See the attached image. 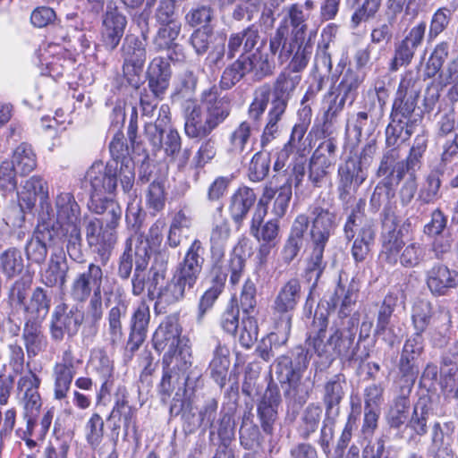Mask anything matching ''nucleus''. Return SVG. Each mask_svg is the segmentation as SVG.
Wrapping results in <instances>:
<instances>
[{"label":"nucleus","instance_id":"f257e3e1","mask_svg":"<svg viewBox=\"0 0 458 458\" xmlns=\"http://www.w3.org/2000/svg\"><path fill=\"white\" fill-rule=\"evenodd\" d=\"M328 326L327 315L316 311L308 341L318 357L328 363L336 358L348 362L361 363L369 357V350L366 347L361 349L356 342V318H343L339 323L335 322L329 327Z\"/></svg>","mask_w":458,"mask_h":458},{"label":"nucleus","instance_id":"f03ea898","mask_svg":"<svg viewBox=\"0 0 458 458\" xmlns=\"http://www.w3.org/2000/svg\"><path fill=\"white\" fill-rule=\"evenodd\" d=\"M297 81V78H290L284 73L276 77L272 85L265 83L253 91V98L248 107V117L253 123L259 124L269 105L266 124L260 138L262 148L267 146L279 135L281 123L295 90Z\"/></svg>","mask_w":458,"mask_h":458},{"label":"nucleus","instance_id":"7ed1b4c3","mask_svg":"<svg viewBox=\"0 0 458 458\" xmlns=\"http://www.w3.org/2000/svg\"><path fill=\"white\" fill-rule=\"evenodd\" d=\"M205 247L199 239H194L183 258L175 267L172 278L157 293V310L159 303L167 305L182 301L194 289L205 263Z\"/></svg>","mask_w":458,"mask_h":458},{"label":"nucleus","instance_id":"20e7f679","mask_svg":"<svg viewBox=\"0 0 458 458\" xmlns=\"http://www.w3.org/2000/svg\"><path fill=\"white\" fill-rule=\"evenodd\" d=\"M55 208L49 218L38 217L41 223L53 227L58 236L66 242V251L71 259L77 263L84 262L81 249V209L72 192L60 191L55 198Z\"/></svg>","mask_w":458,"mask_h":458},{"label":"nucleus","instance_id":"39448f33","mask_svg":"<svg viewBox=\"0 0 458 458\" xmlns=\"http://www.w3.org/2000/svg\"><path fill=\"white\" fill-rule=\"evenodd\" d=\"M170 107L160 106L155 123H146L144 137L154 156L163 153L170 161H177L179 167H184L191 157V149L182 150V137L175 128L170 127Z\"/></svg>","mask_w":458,"mask_h":458},{"label":"nucleus","instance_id":"423d86ee","mask_svg":"<svg viewBox=\"0 0 458 458\" xmlns=\"http://www.w3.org/2000/svg\"><path fill=\"white\" fill-rule=\"evenodd\" d=\"M135 169L133 161L118 163L109 160L106 164L94 163L87 171L85 181L89 183V199L106 198L115 193L118 182L123 191L131 194L134 185Z\"/></svg>","mask_w":458,"mask_h":458},{"label":"nucleus","instance_id":"0eeeda50","mask_svg":"<svg viewBox=\"0 0 458 458\" xmlns=\"http://www.w3.org/2000/svg\"><path fill=\"white\" fill-rule=\"evenodd\" d=\"M182 327L179 315L166 316L159 324L152 336V345L158 353L165 352L162 364L174 363L182 369H188L192 364L191 348L182 344Z\"/></svg>","mask_w":458,"mask_h":458},{"label":"nucleus","instance_id":"6e6552de","mask_svg":"<svg viewBox=\"0 0 458 458\" xmlns=\"http://www.w3.org/2000/svg\"><path fill=\"white\" fill-rule=\"evenodd\" d=\"M123 58V76L135 89L140 88L144 81L142 72L147 59L146 44L134 35H127L121 47Z\"/></svg>","mask_w":458,"mask_h":458},{"label":"nucleus","instance_id":"1a4fd4ad","mask_svg":"<svg viewBox=\"0 0 458 458\" xmlns=\"http://www.w3.org/2000/svg\"><path fill=\"white\" fill-rule=\"evenodd\" d=\"M310 216V240L328 243L338 226L333 204L326 199H317L308 208Z\"/></svg>","mask_w":458,"mask_h":458},{"label":"nucleus","instance_id":"9d476101","mask_svg":"<svg viewBox=\"0 0 458 458\" xmlns=\"http://www.w3.org/2000/svg\"><path fill=\"white\" fill-rule=\"evenodd\" d=\"M420 91L411 73L405 74L399 83L392 106L390 119L394 122H412L417 117L422 121V115L416 114Z\"/></svg>","mask_w":458,"mask_h":458},{"label":"nucleus","instance_id":"9b49d317","mask_svg":"<svg viewBox=\"0 0 458 458\" xmlns=\"http://www.w3.org/2000/svg\"><path fill=\"white\" fill-rule=\"evenodd\" d=\"M302 296L301 284L298 278H291L278 290L272 304V310L281 323L285 334L292 327L293 313L296 310Z\"/></svg>","mask_w":458,"mask_h":458},{"label":"nucleus","instance_id":"f8f14e48","mask_svg":"<svg viewBox=\"0 0 458 458\" xmlns=\"http://www.w3.org/2000/svg\"><path fill=\"white\" fill-rule=\"evenodd\" d=\"M84 314L76 306L60 303L55 306L49 326L51 339L55 342H62L64 335L73 337L79 332L83 322Z\"/></svg>","mask_w":458,"mask_h":458},{"label":"nucleus","instance_id":"ddd939ff","mask_svg":"<svg viewBox=\"0 0 458 458\" xmlns=\"http://www.w3.org/2000/svg\"><path fill=\"white\" fill-rule=\"evenodd\" d=\"M276 191L271 186H266L262 197L258 201L256 208L251 217L250 233L259 242L266 243H275L278 233L279 225L276 220H269L263 223L267 213V204L274 199Z\"/></svg>","mask_w":458,"mask_h":458},{"label":"nucleus","instance_id":"4468645a","mask_svg":"<svg viewBox=\"0 0 458 458\" xmlns=\"http://www.w3.org/2000/svg\"><path fill=\"white\" fill-rule=\"evenodd\" d=\"M284 390L285 403L289 409L298 411L310 397L315 381L302 375H277Z\"/></svg>","mask_w":458,"mask_h":458},{"label":"nucleus","instance_id":"2eb2a0df","mask_svg":"<svg viewBox=\"0 0 458 458\" xmlns=\"http://www.w3.org/2000/svg\"><path fill=\"white\" fill-rule=\"evenodd\" d=\"M104 280L102 267L91 262L87 269L78 273L71 284V296L78 302H85L92 294L101 293Z\"/></svg>","mask_w":458,"mask_h":458},{"label":"nucleus","instance_id":"dca6fc26","mask_svg":"<svg viewBox=\"0 0 458 458\" xmlns=\"http://www.w3.org/2000/svg\"><path fill=\"white\" fill-rule=\"evenodd\" d=\"M394 197L395 190L390 179H382L378 182L370 197L369 210L376 214L383 208L381 220L384 226L388 225H396L397 224Z\"/></svg>","mask_w":458,"mask_h":458},{"label":"nucleus","instance_id":"f3484780","mask_svg":"<svg viewBox=\"0 0 458 458\" xmlns=\"http://www.w3.org/2000/svg\"><path fill=\"white\" fill-rule=\"evenodd\" d=\"M38 197L40 204L38 217L49 218L52 205L49 201L48 183L40 175H33L23 182L21 191L17 192V199L21 200L24 207L32 209Z\"/></svg>","mask_w":458,"mask_h":458},{"label":"nucleus","instance_id":"a211bd4d","mask_svg":"<svg viewBox=\"0 0 458 458\" xmlns=\"http://www.w3.org/2000/svg\"><path fill=\"white\" fill-rule=\"evenodd\" d=\"M209 288L223 293L225 287L228 273L231 272L230 283L233 285L240 282L245 267V260L239 255H232L226 263L225 259L210 258Z\"/></svg>","mask_w":458,"mask_h":458},{"label":"nucleus","instance_id":"6ab92c4d","mask_svg":"<svg viewBox=\"0 0 458 458\" xmlns=\"http://www.w3.org/2000/svg\"><path fill=\"white\" fill-rule=\"evenodd\" d=\"M339 182L337 191L339 199L347 201L367 179V172L356 157H348L338 167Z\"/></svg>","mask_w":458,"mask_h":458},{"label":"nucleus","instance_id":"aec40b11","mask_svg":"<svg viewBox=\"0 0 458 458\" xmlns=\"http://www.w3.org/2000/svg\"><path fill=\"white\" fill-rule=\"evenodd\" d=\"M281 402L278 386L274 383H269L257 403V417L263 432L267 435L274 434Z\"/></svg>","mask_w":458,"mask_h":458},{"label":"nucleus","instance_id":"412c9836","mask_svg":"<svg viewBox=\"0 0 458 458\" xmlns=\"http://www.w3.org/2000/svg\"><path fill=\"white\" fill-rule=\"evenodd\" d=\"M150 309L146 301H141L133 310L129 323V336L126 343V352L131 355L136 352L145 342L150 323Z\"/></svg>","mask_w":458,"mask_h":458},{"label":"nucleus","instance_id":"4be33fe9","mask_svg":"<svg viewBox=\"0 0 458 458\" xmlns=\"http://www.w3.org/2000/svg\"><path fill=\"white\" fill-rule=\"evenodd\" d=\"M423 350V338L414 334L406 340L399 361V370L407 386H412L420 372L419 356Z\"/></svg>","mask_w":458,"mask_h":458},{"label":"nucleus","instance_id":"5701e85b","mask_svg":"<svg viewBox=\"0 0 458 458\" xmlns=\"http://www.w3.org/2000/svg\"><path fill=\"white\" fill-rule=\"evenodd\" d=\"M63 239L58 236L53 227L38 220L36 236L31 238L25 246L27 259L35 264H43L47 256V243L56 245Z\"/></svg>","mask_w":458,"mask_h":458},{"label":"nucleus","instance_id":"b1692460","mask_svg":"<svg viewBox=\"0 0 458 458\" xmlns=\"http://www.w3.org/2000/svg\"><path fill=\"white\" fill-rule=\"evenodd\" d=\"M103 225L99 219L89 220L86 225V239L90 247H95V251L105 265L109 259L117 236L116 232L110 231Z\"/></svg>","mask_w":458,"mask_h":458},{"label":"nucleus","instance_id":"393cba45","mask_svg":"<svg viewBox=\"0 0 458 458\" xmlns=\"http://www.w3.org/2000/svg\"><path fill=\"white\" fill-rule=\"evenodd\" d=\"M229 96L220 97L216 86H212L201 93V102L204 105L206 117L213 130L224 123L230 115L232 106Z\"/></svg>","mask_w":458,"mask_h":458},{"label":"nucleus","instance_id":"a878e982","mask_svg":"<svg viewBox=\"0 0 458 458\" xmlns=\"http://www.w3.org/2000/svg\"><path fill=\"white\" fill-rule=\"evenodd\" d=\"M184 110V131L191 139H203L208 137L214 130L202 107L192 99H187L183 105Z\"/></svg>","mask_w":458,"mask_h":458},{"label":"nucleus","instance_id":"bb28decb","mask_svg":"<svg viewBox=\"0 0 458 458\" xmlns=\"http://www.w3.org/2000/svg\"><path fill=\"white\" fill-rule=\"evenodd\" d=\"M171 76L170 63L161 56L153 58L146 72L148 90L157 97H165L170 85Z\"/></svg>","mask_w":458,"mask_h":458},{"label":"nucleus","instance_id":"cd10ccee","mask_svg":"<svg viewBox=\"0 0 458 458\" xmlns=\"http://www.w3.org/2000/svg\"><path fill=\"white\" fill-rule=\"evenodd\" d=\"M289 28L287 20H282L279 26L269 37V55L276 56L279 64L288 63L292 57L297 43L301 40H295L293 36L289 38Z\"/></svg>","mask_w":458,"mask_h":458},{"label":"nucleus","instance_id":"c85d7f7f","mask_svg":"<svg viewBox=\"0 0 458 458\" xmlns=\"http://www.w3.org/2000/svg\"><path fill=\"white\" fill-rule=\"evenodd\" d=\"M426 283L433 295H446L458 286V272L445 265L437 264L427 271Z\"/></svg>","mask_w":458,"mask_h":458},{"label":"nucleus","instance_id":"c756f323","mask_svg":"<svg viewBox=\"0 0 458 458\" xmlns=\"http://www.w3.org/2000/svg\"><path fill=\"white\" fill-rule=\"evenodd\" d=\"M365 200L360 199L351 213L346 217L344 225V236L346 241L351 242L356 237L366 234H376V226L372 219L366 217L363 208Z\"/></svg>","mask_w":458,"mask_h":458},{"label":"nucleus","instance_id":"7c9ffc66","mask_svg":"<svg viewBox=\"0 0 458 458\" xmlns=\"http://www.w3.org/2000/svg\"><path fill=\"white\" fill-rule=\"evenodd\" d=\"M257 204V195L253 189L239 187L229 199L228 210L233 223L242 226L250 210L256 208Z\"/></svg>","mask_w":458,"mask_h":458},{"label":"nucleus","instance_id":"2f4dec72","mask_svg":"<svg viewBox=\"0 0 458 458\" xmlns=\"http://www.w3.org/2000/svg\"><path fill=\"white\" fill-rule=\"evenodd\" d=\"M218 402L215 398L208 399L201 409L199 410V416L200 423L209 428V439L213 440L215 435L218 434L220 421L226 416L230 419L232 423V429L235 428L234 412L235 406L230 405L227 408L223 406L219 411V418L216 420L217 416Z\"/></svg>","mask_w":458,"mask_h":458},{"label":"nucleus","instance_id":"473e14b6","mask_svg":"<svg viewBox=\"0 0 458 458\" xmlns=\"http://www.w3.org/2000/svg\"><path fill=\"white\" fill-rule=\"evenodd\" d=\"M69 266L63 247L52 251L47 267L41 274L42 283L47 287H63L66 284Z\"/></svg>","mask_w":458,"mask_h":458},{"label":"nucleus","instance_id":"72a5a7b5","mask_svg":"<svg viewBox=\"0 0 458 458\" xmlns=\"http://www.w3.org/2000/svg\"><path fill=\"white\" fill-rule=\"evenodd\" d=\"M21 339L29 359H34L47 350L48 339L41 322L24 320Z\"/></svg>","mask_w":458,"mask_h":458},{"label":"nucleus","instance_id":"f704fd0d","mask_svg":"<svg viewBox=\"0 0 458 458\" xmlns=\"http://www.w3.org/2000/svg\"><path fill=\"white\" fill-rule=\"evenodd\" d=\"M162 365L163 376L159 384V393L162 396L168 398L176 388L179 390V387L181 389L188 388V391L191 392L194 391L195 386L191 377L185 375L187 369H180L176 366V361ZM181 393H182V390H181Z\"/></svg>","mask_w":458,"mask_h":458},{"label":"nucleus","instance_id":"c9c22d12","mask_svg":"<svg viewBox=\"0 0 458 458\" xmlns=\"http://www.w3.org/2000/svg\"><path fill=\"white\" fill-rule=\"evenodd\" d=\"M259 39V29L256 24H251L242 31L232 33L227 42V58H234L242 50V53L241 55H248L254 50Z\"/></svg>","mask_w":458,"mask_h":458},{"label":"nucleus","instance_id":"e433bc0d","mask_svg":"<svg viewBox=\"0 0 458 458\" xmlns=\"http://www.w3.org/2000/svg\"><path fill=\"white\" fill-rule=\"evenodd\" d=\"M345 377L343 374H336L325 383L323 403L328 419H335L339 415L340 403L345 395Z\"/></svg>","mask_w":458,"mask_h":458},{"label":"nucleus","instance_id":"4c0bfd02","mask_svg":"<svg viewBox=\"0 0 458 458\" xmlns=\"http://www.w3.org/2000/svg\"><path fill=\"white\" fill-rule=\"evenodd\" d=\"M262 41L260 47L248 55H240L248 73H252L256 81H261L273 74L275 69L274 61L269 57V54L264 52Z\"/></svg>","mask_w":458,"mask_h":458},{"label":"nucleus","instance_id":"58836bf2","mask_svg":"<svg viewBox=\"0 0 458 458\" xmlns=\"http://www.w3.org/2000/svg\"><path fill=\"white\" fill-rule=\"evenodd\" d=\"M432 417L433 408L430 397L422 395L413 404L411 415L405 427L417 437L425 436L428 431L429 420Z\"/></svg>","mask_w":458,"mask_h":458},{"label":"nucleus","instance_id":"ea45409f","mask_svg":"<svg viewBox=\"0 0 458 458\" xmlns=\"http://www.w3.org/2000/svg\"><path fill=\"white\" fill-rule=\"evenodd\" d=\"M310 356L309 351L297 346L292 351V356L280 355L275 360L276 375H302L307 369Z\"/></svg>","mask_w":458,"mask_h":458},{"label":"nucleus","instance_id":"a19ab883","mask_svg":"<svg viewBox=\"0 0 458 458\" xmlns=\"http://www.w3.org/2000/svg\"><path fill=\"white\" fill-rule=\"evenodd\" d=\"M89 209L96 214L103 215L102 223L112 232H116L123 216V209L113 198H97L89 199Z\"/></svg>","mask_w":458,"mask_h":458},{"label":"nucleus","instance_id":"79ce46f5","mask_svg":"<svg viewBox=\"0 0 458 458\" xmlns=\"http://www.w3.org/2000/svg\"><path fill=\"white\" fill-rule=\"evenodd\" d=\"M327 244L310 240L309 253L305 259L304 276L308 281L313 280L311 289L317 286L327 267V261L324 259Z\"/></svg>","mask_w":458,"mask_h":458},{"label":"nucleus","instance_id":"37998d69","mask_svg":"<svg viewBox=\"0 0 458 458\" xmlns=\"http://www.w3.org/2000/svg\"><path fill=\"white\" fill-rule=\"evenodd\" d=\"M127 311L128 302L123 299L118 300L108 310L105 334L106 341L112 346H116L123 342L124 334L122 319L125 318Z\"/></svg>","mask_w":458,"mask_h":458},{"label":"nucleus","instance_id":"c03bdc74","mask_svg":"<svg viewBox=\"0 0 458 458\" xmlns=\"http://www.w3.org/2000/svg\"><path fill=\"white\" fill-rule=\"evenodd\" d=\"M126 18L117 11L107 12L102 32L104 46L113 51L119 45L126 26Z\"/></svg>","mask_w":458,"mask_h":458},{"label":"nucleus","instance_id":"a18cd8bd","mask_svg":"<svg viewBox=\"0 0 458 458\" xmlns=\"http://www.w3.org/2000/svg\"><path fill=\"white\" fill-rule=\"evenodd\" d=\"M359 292L360 283L355 278H352V280L347 283H343L340 279L331 299L332 307L335 308L339 305V313L347 317L351 311L352 306H353L358 300Z\"/></svg>","mask_w":458,"mask_h":458},{"label":"nucleus","instance_id":"49530a36","mask_svg":"<svg viewBox=\"0 0 458 458\" xmlns=\"http://www.w3.org/2000/svg\"><path fill=\"white\" fill-rule=\"evenodd\" d=\"M51 307V297L47 294V291L38 286L36 287L29 301L24 304L23 310L25 312L24 320H32L34 322H41L47 316Z\"/></svg>","mask_w":458,"mask_h":458},{"label":"nucleus","instance_id":"de8ad7c7","mask_svg":"<svg viewBox=\"0 0 458 458\" xmlns=\"http://www.w3.org/2000/svg\"><path fill=\"white\" fill-rule=\"evenodd\" d=\"M313 53V47L310 43V39L305 42V39L301 40L296 45V48L288 61L287 66L282 71L277 77L284 74L289 76L290 78H297V83L295 84V88L301 81V75L298 73L302 72L308 65L310 57Z\"/></svg>","mask_w":458,"mask_h":458},{"label":"nucleus","instance_id":"09e8293b","mask_svg":"<svg viewBox=\"0 0 458 458\" xmlns=\"http://www.w3.org/2000/svg\"><path fill=\"white\" fill-rule=\"evenodd\" d=\"M231 233V225L226 218H221L213 223L208 239L210 258H225V250Z\"/></svg>","mask_w":458,"mask_h":458},{"label":"nucleus","instance_id":"8fccbe9b","mask_svg":"<svg viewBox=\"0 0 458 458\" xmlns=\"http://www.w3.org/2000/svg\"><path fill=\"white\" fill-rule=\"evenodd\" d=\"M135 268L131 277V293L141 295L148 285V274L146 269L149 261L148 244L141 243L135 247Z\"/></svg>","mask_w":458,"mask_h":458},{"label":"nucleus","instance_id":"3c124183","mask_svg":"<svg viewBox=\"0 0 458 458\" xmlns=\"http://www.w3.org/2000/svg\"><path fill=\"white\" fill-rule=\"evenodd\" d=\"M398 148L386 151L381 158L377 175L390 179L392 183L398 184L404 177V168Z\"/></svg>","mask_w":458,"mask_h":458},{"label":"nucleus","instance_id":"603ef678","mask_svg":"<svg viewBox=\"0 0 458 458\" xmlns=\"http://www.w3.org/2000/svg\"><path fill=\"white\" fill-rule=\"evenodd\" d=\"M411 387L407 386L402 387L401 393L394 398L386 413V420L390 428L398 429L408 420L411 408L410 394Z\"/></svg>","mask_w":458,"mask_h":458},{"label":"nucleus","instance_id":"864d4df0","mask_svg":"<svg viewBox=\"0 0 458 458\" xmlns=\"http://www.w3.org/2000/svg\"><path fill=\"white\" fill-rule=\"evenodd\" d=\"M136 411V409L129 404L126 389L120 388L114 406L107 420H112L117 419L119 421H122L124 435L127 436L131 428L133 431L137 430Z\"/></svg>","mask_w":458,"mask_h":458},{"label":"nucleus","instance_id":"5fc2aeb1","mask_svg":"<svg viewBox=\"0 0 458 458\" xmlns=\"http://www.w3.org/2000/svg\"><path fill=\"white\" fill-rule=\"evenodd\" d=\"M363 81L364 75L359 71L348 68L332 92L344 100L347 106H352L358 97V90Z\"/></svg>","mask_w":458,"mask_h":458},{"label":"nucleus","instance_id":"6e6d98bb","mask_svg":"<svg viewBox=\"0 0 458 458\" xmlns=\"http://www.w3.org/2000/svg\"><path fill=\"white\" fill-rule=\"evenodd\" d=\"M390 230L384 233L382 238L381 259L390 266L400 261V251L404 246L401 230H395V225H389Z\"/></svg>","mask_w":458,"mask_h":458},{"label":"nucleus","instance_id":"4d7b16f0","mask_svg":"<svg viewBox=\"0 0 458 458\" xmlns=\"http://www.w3.org/2000/svg\"><path fill=\"white\" fill-rule=\"evenodd\" d=\"M216 348L213 352L214 357L209 364L210 375L214 381L220 386L225 387L230 367L229 349L216 340Z\"/></svg>","mask_w":458,"mask_h":458},{"label":"nucleus","instance_id":"13d9d810","mask_svg":"<svg viewBox=\"0 0 458 458\" xmlns=\"http://www.w3.org/2000/svg\"><path fill=\"white\" fill-rule=\"evenodd\" d=\"M37 165V154L30 144L21 142L13 149L11 165L19 175L27 176L36 169Z\"/></svg>","mask_w":458,"mask_h":458},{"label":"nucleus","instance_id":"bf43d9fd","mask_svg":"<svg viewBox=\"0 0 458 458\" xmlns=\"http://www.w3.org/2000/svg\"><path fill=\"white\" fill-rule=\"evenodd\" d=\"M420 122L417 117L412 122H391L386 129V142L388 147L397 148L401 142L410 139L414 132L413 127Z\"/></svg>","mask_w":458,"mask_h":458},{"label":"nucleus","instance_id":"052dcab7","mask_svg":"<svg viewBox=\"0 0 458 458\" xmlns=\"http://www.w3.org/2000/svg\"><path fill=\"white\" fill-rule=\"evenodd\" d=\"M235 428L232 429L230 419L224 416L218 428V439L216 454L213 458H235L233 442L234 440Z\"/></svg>","mask_w":458,"mask_h":458},{"label":"nucleus","instance_id":"680f3d73","mask_svg":"<svg viewBox=\"0 0 458 458\" xmlns=\"http://www.w3.org/2000/svg\"><path fill=\"white\" fill-rule=\"evenodd\" d=\"M310 18V13H305L299 4H293L287 9L285 17L283 20H287V25L291 26V36L295 40L305 39L308 30L307 21Z\"/></svg>","mask_w":458,"mask_h":458},{"label":"nucleus","instance_id":"e2e57ef3","mask_svg":"<svg viewBox=\"0 0 458 458\" xmlns=\"http://www.w3.org/2000/svg\"><path fill=\"white\" fill-rule=\"evenodd\" d=\"M182 30L181 22L159 25V28L153 38V45L157 51L169 50L175 48Z\"/></svg>","mask_w":458,"mask_h":458},{"label":"nucleus","instance_id":"0e129e2a","mask_svg":"<svg viewBox=\"0 0 458 458\" xmlns=\"http://www.w3.org/2000/svg\"><path fill=\"white\" fill-rule=\"evenodd\" d=\"M89 368L97 373L102 380V388L107 385L108 379L114 372V362L103 349L91 352Z\"/></svg>","mask_w":458,"mask_h":458},{"label":"nucleus","instance_id":"69168bd1","mask_svg":"<svg viewBox=\"0 0 458 458\" xmlns=\"http://www.w3.org/2000/svg\"><path fill=\"white\" fill-rule=\"evenodd\" d=\"M0 268L8 278L20 275L24 268V261L21 250L11 247L3 251L0 254Z\"/></svg>","mask_w":458,"mask_h":458},{"label":"nucleus","instance_id":"338daca9","mask_svg":"<svg viewBox=\"0 0 458 458\" xmlns=\"http://www.w3.org/2000/svg\"><path fill=\"white\" fill-rule=\"evenodd\" d=\"M324 101L327 104V108L323 114V124L321 131L325 136L335 124L338 115L341 114L345 105L347 104L332 91H329L325 95Z\"/></svg>","mask_w":458,"mask_h":458},{"label":"nucleus","instance_id":"774afa93","mask_svg":"<svg viewBox=\"0 0 458 458\" xmlns=\"http://www.w3.org/2000/svg\"><path fill=\"white\" fill-rule=\"evenodd\" d=\"M251 130V124L249 121L242 122L229 137L227 152L233 157L242 155L250 139Z\"/></svg>","mask_w":458,"mask_h":458}]
</instances>
